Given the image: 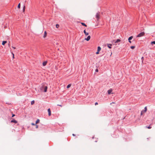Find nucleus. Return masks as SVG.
I'll list each match as a JSON object with an SVG mask.
<instances>
[{
	"instance_id": "nucleus-36",
	"label": "nucleus",
	"mask_w": 155,
	"mask_h": 155,
	"mask_svg": "<svg viewBox=\"0 0 155 155\" xmlns=\"http://www.w3.org/2000/svg\"><path fill=\"white\" fill-rule=\"evenodd\" d=\"M129 41V42L130 43H131V41L130 40H128Z\"/></svg>"
},
{
	"instance_id": "nucleus-34",
	"label": "nucleus",
	"mask_w": 155,
	"mask_h": 155,
	"mask_svg": "<svg viewBox=\"0 0 155 155\" xmlns=\"http://www.w3.org/2000/svg\"><path fill=\"white\" fill-rule=\"evenodd\" d=\"M57 105L60 106L61 107H62V106L61 105L58 104Z\"/></svg>"
},
{
	"instance_id": "nucleus-26",
	"label": "nucleus",
	"mask_w": 155,
	"mask_h": 155,
	"mask_svg": "<svg viewBox=\"0 0 155 155\" xmlns=\"http://www.w3.org/2000/svg\"><path fill=\"white\" fill-rule=\"evenodd\" d=\"M151 45H152L153 44H155V41L151 42Z\"/></svg>"
},
{
	"instance_id": "nucleus-23",
	"label": "nucleus",
	"mask_w": 155,
	"mask_h": 155,
	"mask_svg": "<svg viewBox=\"0 0 155 155\" xmlns=\"http://www.w3.org/2000/svg\"><path fill=\"white\" fill-rule=\"evenodd\" d=\"M20 6H21V5H20V3H19L18 5V8H20Z\"/></svg>"
},
{
	"instance_id": "nucleus-25",
	"label": "nucleus",
	"mask_w": 155,
	"mask_h": 155,
	"mask_svg": "<svg viewBox=\"0 0 155 155\" xmlns=\"http://www.w3.org/2000/svg\"><path fill=\"white\" fill-rule=\"evenodd\" d=\"M59 26L58 24H57L56 25V27L57 28H58Z\"/></svg>"
},
{
	"instance_id": "nucleus-16",
	"label": "nucleus",
	"mask_w": 155,
	"mask_h": 155,
	"mask_svg": "<svg viewBox=\"0 0 155 155\" xmlns=\"http://www.w3.org/2000/svg\"><path fill=\"white\" fill-rule=\"evenodd\" d=\"M81 24L83 26H85V27H87V25L84 23L81 22Z\"/></svg>"
},
{
	"instance_id": "nucleus-20",
	"label": "nucleus",
	"mask_w": 155,
	"mask_h": 155,
	"mask_svg": "<svg viewBox=\"0 0 155 155\" xmlns=\"http://www.w3.org/2000/svg\"><path fill=\"white\" fill-rule=\"evenodd\" d=\"M146 127L148 129H151L152 128V127L150 126H149L148 127L146 126Z\"/></svg>"
},
{
	"instance_id": "nucleus-31",
	"label": "nucleus",
	"mask_w": 155,
	"mask_h": 155,
	"mask_svg": "<svg viewBox=\"0 0 155 155\" xmlns=\"http://www.w3.org/2000/svg\"><path fill=\"white\" fill-rule=\"evenodd\" d=\"M98 104V103L97 102H96L95 104V105H97Z\"/></svg>"
},
{
	"instance_id": "nucleus-6",
	"label": "nucleus",
	"mask_w": 155,
	"mask_h": 155,
	"mask_svg": "<svg viewBox=\"0 0 155 155\" xmlns=\"http://www.w3.org/2000/svg\"><path fill=\"white\" fill-rule=\"evenodd\" d=\"M48 115L49 116H51V110L50 108H49L48 109Z\"/></svg>"
},
{
	"instance_id": "nucleus-21",
	"label": "nucleus",
	"mask_w": 155,
	"mask_h": 155,
	"mask_svg": "<svg viewBox=\"0 0 155 155\" xmlns=\"http://www.w3.org/2000/svg\"><path fill=\"white\" fill-rule=\"evenodd\" d=\"M34 103H35V101H34L33 100L31 101V105H33L34 104Z\"/></svg>"
},
{
	"instance_id": "nucleus-27",
	"label": "nucleus",
	"mask_w": 155,
	"mask_h": 155,
	"mask_svg": "<svg viewBox=\"0 0 155 155\" xmlns=\"http://www.w3.org/2000/svg\"><path fill=\"white\" fill-rule=\"evenodd\" d=\"M99 51H97L96 52V54H99Z\"/></svg>"
},
{
	"instance_id": "nucleus-1",
	"label": "nucleus",
	"mask_w": 155,
	"mask_h": 155,
	"mask_svg": "<svg viewBox=\"0 0 155 155\" xmlns=\"http://www.w3.org/2000/svg\"><path fill=\"white\" fill-rule=\"evenodd\" d=\"M47 88L48 87L47 86H44L42 87L40 89L41 90H42L43 89L44 91L45 92H46L47 91Z\"/></svg>"
},
{
	"instance_id": "nucleus-28",
	"label": "nucleus",
	"mask_w": 155,
	"mask_h": 155,
	"mask_svg": "<svg viewBox=\"0 0 155 155\" xmlns=\"http://www.w3.org/2000/svg\"><path fill=\"white\" fill-rule=\"evenodd\" d=\"M95 71L96 72H98V70L97 69H96V70H95Z\"/></svg>"
},
{
	"instance_id": "nucleus-30",
	"label": "nucleus",
	"mask_w": 155,
	"mask_h": 155,
	"mask_svg": "<svg viewBox=\"0 0 155 155\" xmlns=\"http://www.w3.org/2000/svg\"><path fill=\"white\" fill-rule=\"evenodd\" d=\"M35 126H36V128H38V125H35Z\"/></svg>"
},
{
	"instance_id": "nucleus-5",
	"label": "nucleus",
	"mask_w": 155,
	"mask_h": 155,
	"mask_svg": "<svg viewBox=\"0 0 155 155\" xmlns=\"http://www.w3.org/2000/svg\"><path fill=\"white\" fill-rule=\"evenodd\" d=\"M91 38V36L90 35L88 36L87 38H85V40L87 41H88L90 40Z\"/></svg>"
},
{
	"instance_id": "nucleus-7",
	"label": "nucleus",
	"mask_w": 155,
	"mask_h": 155,
	"mask_svg": "<svg viewBox=\"0 0 155 155\" xmlns=\"http://www.w3.org/2000/svg\"><path fill=\"white\" fill-rule=\"evenodd\" d=\"M112 91V89H110L108 90L107 91L108 93V94H110L111 93V92Z\"/></svg>"
},
{
	"instance_id": "nucleus-14",
	"label": "nucleus",
	"mask_w": 155,
	"mask_h": 155,
	"mask_svg": "<svg viewBox=\"0 0 155 155\" xmlns=\"http://www.w3.org/2000/svg\"><path fill=\"white\" fill-rule=\"evenodd\" d=\"M101 48L100 46H98L97 47V51H99V52L101 50Z\"/></svg>"
},
{
	"instance_id": "nucleus-4",
	"label": "nucleus",
	"mask_w": 155,
	"mask_h": 155,
	"mask_svg": "<svg viewBox=\"0 0 155 155\" xmlns=\"http://www.w3.org/2000/svg\"><path fill=\"white\" fill-rule=\"evenodd\" d=\"M96 18L97 19V20H98V19L100 18V14L99 13H97L96 15Z\"/></svg>"
},
{
	"instance_id": "nucleus-41",
	"label": "nucleus",
	"mask_w": 155,
	"mask_h": 155,
	"mask_svg": "<svg viewBox=\"0 0 155 155\" xmlns=\"http://www.w3.org/2000/svg\"><path fill=\"white\" fill-rule=\"evenodd\" d=\"M8 45H9V46L10 45V44H8Z\"/></svg>"
},
{
	"instance_id": "nucleus-8",
	"label": "nucleus",
	"mask_w": 155,
	"mask_h": 155,
	"mask_svg": "<svg viewBox=\"0 0 155 155\" xmlns=\"http://www.w3.org/2000/svg\"><path fill=\"white\" fill-rule=\"evenodd\" d=\"M11 122L12 123H17V121L14 119L12 120Z\"/></svg>"
},
{
	"instance_id": "nucleus-11",
	"label": "nucleus",
	"mask_w": 155,
	"mask_h": 155,
	"mask_svg": "<svg viewBox=\"0 0 155 155\" xmlns=\"http://www.w3.org/2000/svg\"><path fill=\"white\" fill-rule=\"evenodd\" d=\"M47 64V61H44V62L43 63V66H45V65H46Z\"/></svg>"
},
{
	"instance_id": "nucleus-2",
	"label": "nucleus",
	"mask_w": 155,
	"mask_h": 155,
	"mask_svg": "<svg viewBox=\"0 0 155 155\" xmlns=\"http://www.w3.org/2000/svg\"><path fill=\"white\" fill-rule=\"evenodd\" d=\"M145 33L144 32H142L139 34L137 36V37H140L144 35Z\"/></svg>"
},
{
	"instance_id": "nucleus-40",
	"label": "nucleus",
	"mask_w": 155,
	"mask_h": 155,
	"mask_svg": "<svg viewBox=\"0 0 155 155\" xmlns=\"http://www.w3.org/2000/svg\"><path fill=\"white\" fill-rule=\"evenodd\" d=\"M112 54V53H111L110 56H111V54Z\"/></svg>"
},
{
	"instance_id": "nucleus-39",
	"label": "nucleus",
	"mask_w": 155,
	"mask_h": 155,
	"mask_svg": "<svg viewBox=\"0 0 155 155\" xmlns=\"http://www.w3.org/2000/svg\"><path fill=\"white\" fill-rule=\"evenodd\" d=\"M112 103H113V104H114V102H113ZM112 104V103H111L110 104Z\"/></svg>"
},
{
	"instance_id": "nucleus-37",
	"label": "nucleus",
	"mask_w": 155,
	"mask_h": 155,
	"mask_svg": "<svg viewBox=\"0 0 155 155\" xmlns=\"http://www.w3.org/2000/svg\"><path fill=\"white\" fill-rule=\"evenodd\" d=\"M72 135H73V136H75V134H73Z\"/></svg>"
},
{
	"instance_id": "nucleus-18",
	"label": "nucleus",
	"mask_w": 155,
	"mask_h": 155,
	"mask_svg": "<svg viewBox=\"0 0 155 155\" xmlns=\"http://www.w3.org/2000/svg\"><path fill=\"white\" fill-rule=\"evenodd\" d=\"M25 5L24 6L23 8V12H24L25 11Z\"/></svg>"
},
{
	"instance_id": "nucleus-24",
	"label": "nucleus",
	"mask_w": 155,
	"mask_h": 155,
	"mask_svg": "<svg viewBox=\"0 0 155 155\" xmlns=\"http://www.w3.org/2000/svg\"><path fill=\"white\" fill-rule=\"evenodd\" d=\"M130 48L132 49H134L135 48V46H131L130 47Z\"/></svg>"
},
{
	"instance_id": "nucleus-22",
	"label": "nucleus",
	"mask_w": 155,
	"mask_h": 155,
	"mask_svg": "<svg viewBox=\"0 0 155 155\" xmlns=\"http://www.w3.org/2000/svg\"><path fill=\"white\" fill-rule=\"evenodd\" d=\"M39 119H38L36 121V124L38 123L39 122Z\"/></svg>"
},
{
	"instance_id": "nucleus-35",
	"label": "nucleus",
	"mask_w": 155,
	"mask_h": 155,
	"mask_svg": "<svg viewBox=\"0 0 155 155\" xmlns=\"http://www.w3.org/2000/svg\"><path fill=\"white\" fill-rule=\"evenodd\" d=\"M12 47L13 48H14V49H15V47H14L12 46Z\"/></svg>"
},
{
	"instance_id": "nucleus-38",
	"label": "nucleus",
	"mask_w": 155,
	"mask_h": 155,
	"mask_svg": "<svg viewBox=\"0 0 155 155\" xmlns=\"http://www.w3.org/2000/svg\"><path fill=\"white\" fill-rule=\"evenodd\" d=\"M141 59H143V57H142V58Z\"/></svg>"
},
{
	"instance_id": "nucleus-13",
	"label": "nucleus",
	"mask_w": 155,
	"mask_h": 155,
	"mask_svg": "<svg viewBox=\"0 0 155 155\" xmlns=\"http://www.w3.org/2000/svg\"><path fill=\"white\" fill-rule=\"evenodd\" d=\"M7 42L6 41H3L2 42V44L3 45H4L5 44H6Z\"/></svg>"
},
{
	"instance_id": "nucleus-29",
	"label": "nucleus",
	"mask_w": 155,
	"mask_h": 155,
	"mask_svg": "<svg viewBox=\"0 0 155 155\" xmlns=\"http://www.w3.org/2000/svg\"><path fill=\"white\" fill-rule=\"evenodd\" d=\"M12 54L13 55V58H14V54L13 53H12Z\"/></svg>"
},
{
	"instance_id": "nucleus-3",
	"label": "nucleus",
	"mask_w": 155,
	"mask_h": 155,
	"mask_svg": "<svg viewBox=\"0 0 155 155\" xmlns=\"http://www.w3.org/2000/svg\"><path fill=\"white\" fill-rule=\"evenodd\" d=\"M147 111V107H146L144 108V110H143L141 111V114H140L141 115H143V113L146 112Z\"/></svg>"
},
{
	"instance_id": "nucleus-10",
	"label": "nucleus",
	"mask_w": 155,
	"mask_h": 155,
	"mask_svg": "<svg viewBox=\"0 0 155 155\" xmlns=\"http://www.w3.org/2000/svg\"><path fill=\"white\" fill-rule=\"evenodd\" d=\"M84 34H85V35L86 36L87 35H89V33L87 32L85 30H84Z\"/></svg>"
},
{
	"instance_id": "nucleus-19",
	"label": "nucleus",
	"mask_w": 155,
	"mask_h": 155,
	"mask_svg": "<svg viewBox=\"0 0 155 155\" xmlns=\"http://www.w3.org/2000/svg\"><path fill=\"white\" fill-rule=\"evenodd\" d=\"M71 86V84H69L68 85V86H67V88H69Z\"/></svg>"
},
{
	"instance_id": "nucleus-32",
	"label": "nucleus",
	"mask_w": 155,
	"mask_h": 155,
	"mask_svg": "<svg viewBox=\"0 0 155 155\" xmlns=\"http://www.w3.org/2000/svg\"><path fill=\"white\" fill-rule=\"evenodd\" d=\"M15 116V115L14 114H12V117H14V116Z\"/></svg>"
},
{
	"instance_id": "nucleus-15",
	"label": "nucleus",
	"mask_w": 155,
	"mask_h": 155,
	"mask_svg": "<svg viewBox=\"0 0 155 155\" xmlns=\"http://www.w3.org/2000/svg\"><path fill=\"white\" fill-rule=\"evenodd\" d=\"M120 39H118L115 42V43H118L119 42H120Z\"/></svg>"
},
{
	"instance_id": "nucleus-33",
	"label": "nucleus",
	"mask_w": 155,
	"mask_h": 155,
	"mask_svg": "<svg viewBox=\"0 0 155 155\" xmlns=\"http://www.w3.org/2000/svg\"><path fill=\"white\" fill-rule=\"evenodd\" d=\"M31 124H32V125H34V126L35 125V124H34V123H31Z\"/></svg>"
},
{
	"instance_id": "nucleus-12",
	"label": "nucleus",
	"mask_w": 155,
	"mask_h": 155,
	"mask_svg": "<svg viewBox=\"0 0 155 155\" xmlns=\"http://www.w3.org/2000/svg\"><path fill=\"white\" fill-rule=\"evenodd\" d=\"M111 45H112L111 44H108L107 45V46L109 48H111Z\"/></svg>"
},
{
	"instance_id": "nucleus-9",
	"label": "nucleus",
	"mask_w": 155,
	"mask_h": 155,
	"mask_svg": "<svg viewBox=\"0 0 155 155\" xmlns=\"http://www.w3.org/2000/svg\"><path fill=\"white\" fill-rule=\"evenodd\" d=\"M47 35V33L46 31H45L44 32V35L43 36V38H45L46 37Z\"/></svg>"
},
{
	"instance_id": "nucleus-17",
	"label": "nucleus",
	"mask_w": 155,
	"mask_h": 155,
	"mask_svg": "<svg viewBox=\"0 0 155 155\" xmlns=\"http://www.w3.org/2000/svg\"><path fill=\"white\" fill-rule=\"evenodd\" d=\"M133 38V36H130V37H129V38H128V40H131Z\"/></svg>"
}]
</instances>
